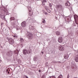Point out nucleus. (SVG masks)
<instances>
[{"label": "nucleus", "mask_w": 78, "mask_h": 78, "mask_svg": "<svg viewBox=\"0 0 78 78\" xmlns=\"http://www.w3.org/2000/svg\"><path fill=\"white\" fill-rule=\"evenodd\" d=\"M27 37L30 40L33 39V34L31 33L28 34Z\"/></svg>", "instance_id": "obj_1"}, {"label": "nucleus", "mask_w": 78, "mask_h": 78, "mask_svg": "<svg viewBox=\"0 0 78 78\" xmlns=\"http://www.w3.org/2000/svg\"><path fill=\"white\" fill-rule=\"evenodd\" d=\"M72 69L73 71H76L77 70V66L76 64L73 65L72 66Z\"/></svg>", "instance_id": "obj_2"}, {"label": "nucleus", "mask_w": 78, "mask_h": 78, "mask_svg": "<svg viewBox=\"0 0 78 78\" xmlns=\"http://www.w3.org/2000/svg\"><path fill=\"white\" fill-rule=\"evenodd\" d=\"M21 25L22 27H25L27 25V23L25 21H23L21 23Z\"/></svg>", "instance_id": "obj_3"}, {"label": "nucleus", "mask_w": 78, "mask_h": 78, "mask_svg": "<svg viewBox=\"0 0 78 78\" xmlns=\"http://www.w3.org/2000/svg\"><path fill=\"white\" fill-rule=\"evenodd\" d=\"M74 17L75 20V22L76 23L78 22V16L77 15H75L74 16Z\"/></svg>", "instance_id": "obj_4"}, {"label": "nucleus", "mask_w": 78, "mask_h": 78, "mask_svg": "<svg viewBox=\"0 0 78 78\" xmlns=\"http://www.w3.org/2000/svg\"><path fill=\"white\" fill-rule=\"evenodd\" d=\"M31 8L29 7L28 8V11H29V15L30 16H31L32 15H33V12L31 11Z\"/></svg>", "instance_id": "obj_5"}, {"label": "nucleus", "mask_w": 78, "mask_h": 78, "mask_svg": "<svg viewBox=\"0 0 78 78\" xmlns=\"http://www.w3.org/2000/svg\"><path fill=\"white\" fill-rule=\"evenodd\" d=\"M58 41L59 43L62 42V37H60L58 39Z\"/></svg>", "instance_id": "obj_6"}, {"label": "nucleus", "mask_w": 78, "mask_h": 78, "mask_svg": "<svg viewBox=\"0 0 78 78\" xmlns=\"http://www.w3.org/2000/svg\"><path fill=\"white\" fill-rule=\"evenodd\" d=\"M9 44H14V41L11 38L9 39Z\"/></svg>", "instance_id": "obj_7"}, {"label": "nucleus", "mask_w": 78, "mask_h": 78, "mask_svg": "<svg viewBox=\"0 0 78 78\" xmlns=\"http://www.w3.org/2000/svg\"><path fill=\"white\" fill-rule=\"evenodd\" d=\"M42 5V6H45V2L46 3L47 2V0H41Z\"/></svg>", "instance_id": "obj_8"}, {"label": "nucleus", "mask_w": 78, "mask_h": 78, "mask_svg": "<svg viewBox=\"0 0 78 78\" xmlns=\"http://www.w3.org/2000/svg\"><path fill=\"white\" fill-rule=\"evenodd\" d=\"M58 48L59 50L61 51H63L64 50V48L62 46H60Z\"/></svg>", "instance_id": "obj_9"}, {"label": "nucleus", "mask_w": 78, "mask_h": 78, "mask_svg": "<svg viewBox=\"0 0 78 78\" xmlns=\"http://www.w3.org/2000/svg\"><path fill=\"white\" fill-rule=\"evenodd\" d=\"M7 55L9 56H11L12 55V52L11 51H10L7 53Z\"/></svg>", "instance_id": "obj_10"}, {"label": "nucleus", "mask_w": 78, "mask_h": 78, "mask_svg": "<svg viewBox=\"0 0 78 78\" xmlns=\"http://www.w3.org/2000/svg\"><path fill=\"white\" fill-rule=\"evenodd\" d=\"M23 53L24 55H27L28 53L27 52V50L26 49H23Z\"/></svg>", "instance_id": "obj_11"}, {"label": "nucleus", "mask_w": 78, "mask_h": 78, "mask_svg": "<svg viewBox=\"0 0 78 78\" xmlns=\"http://www.w3.org/2000/svg\"><path fill=\"white\" fill-rule=\"evenodd\" d=\"M66 6H70V3L69 2V1L67 2L66 3H65Z\"/></svg>", "instance_id": "obj_12"}, {"label": "nucleus", "mask_w": 78, "mask_h": 78, "mask_svg": "<svg viewBox=\"0 0 78 78\" xmlns=\"http://www.w3.org/2000/svg\"><path fill=\"white\" fill-rule=\"evenodd\" d=\"M75 60L76 62H78V55H76L75 57Z\"/></svg>", "instance_id": "obj_13"}, {"label": "nucleus", "mask_w": 78, "mask_h": 78, "mask_svg": "<svg viewBox=\"0 0 78 78\" xmlns=\"http://www.w3.org/2000/svg\"><path fill=\"white\" fill-rule=\"evenodd\" d=\"M57 8H62V5H57L56 6Z\"/></svg>", "instance_id": "obj_14"}, {"label": "nucleus", "mask_w": 78, "mask_h": 78, "mask_svg": "<svg viewBox=\"0 0 78 78\" xmlns=\"http://www.w3.org/2000/svg\"><path fill=\"white\" fill-rule=\"evenodd\" d=\"M10 19L11 21H12V20H15V18L14 17H11Z\"/></svg>", "instance_id": "obj_15"}, {"label": "nucleus", "mask_w": 78, "mask_h": 78, "mask_svg": "<svg viewBox=\"0 0 78 78\" xmlns=\"http://www.w3.org/2000/svg\"><path fill=\"white\" fill-rule=\"evenodd\" d=\"M56 34L57 36H59V35L61 34V33H60L59 31H57L56 32Z\"/></svg>", "instance_id": "obj_16"}, {"label": "nucleus", "mask_w": 78, "mask_h": 78, "mask_svg": "<svg viewBox=\"0 0 78 78\" xmlns=\"http://www.w3.org/2000/svg\"><path fill=\"white\" fill-rule=\"evenodd\" d=\"M20 40L21 42H23L24 41V40H23V38L22 37L20 38Z\"/></svg>", "instance_id": "obj_17"}, {"label": "nucleus", "mask_w": 78, "mask_h": 78, "mask_svg": "<svg viewBox=\"0 0 78 78\" xmlns=\"http://www.w3.org/2000/svg\"><path fill=\"white\" fill-rule=\"evenodd\" d=\"M68 58H69V56L68 55H66L64 57V58L65 59H68Z\"/></svg>", "instance_id": "obj_18"}, {"label": "nucleus", "mask_w": 78, "mask_h": 78, "mask_svg": "<svg viewBox=\"0 0 78 78\" xmlns=\"http://www.w3.org/2000/svg\"><path fill=\"white\" fill-rule=\"evenodd\" d=\"M27 52L28 53H27V54H30V53L31 52V50H29L28 51H27Z\"/></svg>", "instance_id": "obj_19"}, {"label": "nucleus", "mask_w": 78, "mask_h": 78, "mask_svg": "<svg viewBox=\"0 0 78 78\" xmlns=\"http://www.w3.org/2000/svg\"><path fill=\"white\" fill-rule=\"evenodd\" d=\"M42 22L43 23H45L46 22L45 21V20L44 19H42Z\"/></svg>", "instance_id": "obj_20"}, {"label": "nucleus", "mask_w": 78, "mask_h": 78, "mask_svg": "<svg viewBox=\"0 0 78 78\" xmlns=\"http://www.w3.org/2000/svg\"><path fill=\"white\" fill-rule=\"evenodd\" d=\"M58 78H62V75L61 74H60V75L58 76Z\"/></svg>", "instance_id": "obj_21"}, {"label": "nucleus", "mask_w": 78, "mask_h": 78, "mask_svg": "<svg viewBox=\"0 0 78 78\" xmlns=\"http://www.w3.org/2000/svg\"><path fill=\"white\" fill-rule=\"evenodd\" d=\"M9 69H7V70H6L7 72H8V73H8V74L9 73Z\"/></svg>", "instance_id": "obj_22"}, {"label": "nucleus", "mask_w": 78, "mask_h": 78, "mask_svg": "<svg viewBox=\"0 0 78 78\" xmlns=\"http://www.w3.org/2000/svg\"><path fill=\"white\" fill-rule=\"evenodd\" d=\"M67 22H69V18H67Z\"/></svg>", "instance_id": "obj_23"}, {"label": "nucleus", "mask_w": 78, "mask_h": 78, "mask_svg": "<svg viewBox=\"0 0 78 78\" xmlns=\"http://www.w3.org/2000/svg\"><path fill=\"white\" fill-rule=\"evenodd\" d=\"M49 6L50 7H51V6H52V4H49Z\"/></svg>", "instance_id": "obj_24"}, {"label": "nucleus", "mask_w": 78, "mask_h": 78, "mask_svg": "<svg viewBox=\"0 0 78 78\" xmlns=\"http://www.w3.org/2000/svg\"><path fill=\"white\" fill-rule=\"evenodd\" d=\"M47 12H51V11H50V10H47Z\"/></svg>", "instance_id": "obj_25"}, {"label": "nucleus", "mask_w": 78, "mask_h": 78, "mask_svg": "<svg viewBox=\"0 0 78 78\" xmlns=\"http://www.w3.org/2000/svg\"><path fill=\"white\" fill-rule=\"evenodd\" d=\"M50 78H55V76H50Z\"/></svg>", "instance_id": "obj_26"}, {"label": "nucleus", "mask_w": 78, "mask_h": 78, "mask_svg": "<svg viewBox=\"0 0 78 78\" xmlns=\"http://www.w3.org/2000/svg\"><path fill=\"white\" fill-rule=\"evenodd\" d=\"M16 30H19V27H18L17 28H16Z\"/></svg>", "instance_id": "obj_27"}, {"label": "nucleus", "mask_w": 78, "mask_h": 78, "mask_svg": "<svg viewBox=\"0 0 78 78\" xmlns=\"http://www.w3.org/2000/svg\"><path fill=\"white\" fill-rule=\"evenodd\" d=\"M44 14H45V15H47V12H45Z\"/></svg>", "instance_id": "obj_28"}, {"label": "nucleus", "mask_w": 78, "mask_h": 78, "mask_svg": "<svg viewBox=\"0 0 78 78\" xmlns=\"http://www.w3.org/2000/svg\"><path fill=\"white\" fill-rule=\"evenodd\" d=\"M42 78H45V76H42Z\"/></svg>", "instance_id": "obj_29"}, {"label": "nucleus", "mask_w": 78, "mask_h": 78, "mask_svg": "<svg viewBox=\"0 0 78 78\" xmlns=\"http://www.w3.org/2000/svg\"><path fill=\"white\" fill-rule=\"evenodd\" d=\"M1 25H2H2H3V23H2L1 24Z\"/></svg>", "instance_id": "obj_30"}, {"label": "nucleus", "mask_w": 78, "mask_h": 78, "mask_svg": "<svg viewBox=\"0 0 78 78\" xmlns=\"http://www.w3.org/2000/svg\"><path fill=\"white\" fill-rule=\"evenodd\" d=\"M42 72V70H39V72Z\"/></svg>", "instance_id": "obj_31"}, {"label": "nucleus", "mask_w": 78, "mask_h": 78, "mask_svg": "<svg viewBox=\"0 0 78 78\" xmlns=\"http://www.w3.org/2000/svg\"><path fill=\"white\" fill-rule=\"evenodd\" d=\"M14 37H16V36H14Z\"/></svg>", "instance_id": "obj_32"}, {"label": "nucleus", "mask_w": 78, "mask_h": 78, "mask_svg": "<svg viewBox=\"0 0 78 78\" xmlns=\"http://www.w3.org/2000/svg\"><path fill=\"white\" fill-rule=\"evenodd\" d=\"M2 61V60H0V63Z\"/></svg>", "instance_id": "obj_33"}, {"label": "nucleus", "mask_w": 78, "mask_h": 78, "mask_svg": "<svg viewBox=\"0 0 78 78\" xmlns=\"http://www.w3.org/2000/svg\"><path fill=\"white\" fill-rule=\"evenodd\" d=\"M59 62L60 63H61V62Z\"/></svg>", "instance_id": "obj_34"}, {"label": "nucleus", "mask_w": 78, "mask_h": 78, "mask_svg": "<svg viewBox=\"0 0 78 78\" xmlns=\"http://www.w3.org/2000/svg\"><path fill=\"white\" fill-rule=\"evenodd\" d=\"M19 54V52H18V53H17V54Z\"/></svg>", "instance_id": "obj_35"}, {"label": "nucleus", "mask_w": 78, "mask_h": 78, "mask_svg": "<svg viewBox=\"0 0 78 78\" xmlns=\"http://www.w3.org/2000/svg\"><path fill=\"white\" fill-rule=\"evenodd\" d=\"M24 77H25V76H24Z\"/></svg>", "instance_id": "obj_36"}, {"label": "nucleus", "mask_w": 78, "mask_h": 78, "mask_svg": "<svg viewBox=\"0 0 78 78\" xmlns=\"http://www.w3.org/2000/svg\"><path fill=\"white\" fill-rule=\"evenodd\" d=\"M17 51H18V50H17Z\"/></svg>", "instance_id": "obj_37"}, {"label": "nucleus", "mask_w": 78, "mask_h": 78, "mask_svg": "<svg viewBox=\"0 0 78 78\" xmlns=\"http://www.w3.org/2000/svg\"><path fill=\"white\" fill-rule=\"evenodd\" d=\"M47 63H48V62H47Z\"/></svg>", "instance_id": "obj_38"}, {"label": "nucleus", "mask_w": 78, "mask_h": 78, "mask_svg": "<svg viewBox=\"0 0 78 78\" xmlns=\"http://www.w3.org/2000/svg\"><path fill=\"white\" fill-rule=\"evenodd\" d=\"M46 10H48L46 9Z\"/></svg>", "instance_id": "obj_39"}]
</instances>
